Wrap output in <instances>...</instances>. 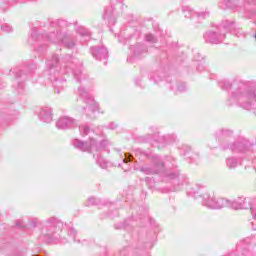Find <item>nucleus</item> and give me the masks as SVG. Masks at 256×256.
<instances>
[{
    "label": "nucleus",
    "instance_id": "412c9836",
    "mask_svg": "<svg viewBox=\"0 0 256 256\" xmlns=\"http://www.w3.org/2000/svg\"><path fill=\"white\" fill-rule=\"evenodd\" d=\"M226 207L233 209L234 211H241V200L240 197L229 200L226 198Z\"/></svg>",
    "mask_w": 256,
    "mask_h": 256
},
{
    "label": "nucleus",
    "instance_id": "c03bdc74",
    "mask_svg": "<svg viewBox=\"0 0 256 256\" xmlns=\"http://www.w3.org/2000/svg\"><path fill=\"white\" fill-rule=\"evenodd\" d=\"M141 81H142L141 78H136V79H135V85L141 87Z\"/></svg>",
    "mask_w": 256,
    "mask_h": 256
},
{
    "label": "nucleus",
    "instance_id": "f03ea898",
    "mask_svg": "<svg viewBox=\"0 0 256 256\" xmlns=\"http://www.w3.org/2000/svg\"><path fill=\"white\" fill-rule=\"evenodd\" d=\"M218 87L223 91H232L226 99L228 107H239L244 111H252L256 115V81H243L241 79L220 80Z\"/></svg>",
    "mask_w": 256,
    "mask_h": 256
},
{
    "label": "nucleus",
    "instance_id": "423d86ee",
    "mask_svg": "<svg viewBox=\"0 0 256 256\" xmlns=\"http://www.w3.org/2000/svg\"><path fill=\"white\" fill-rule=\"evenodd\" d=\"M142 143H158V147H165V145H171L177 141V136L175 134H168L166 136H159V132L155 131L152 134H147L140 138Z\"/></svg>",
    "mask_w": 256,
    "mask_h": 256
},
{
    "label": "nucleus",
    "instance_id": "37998d69",
    "mask_svg": "<svg viewBox=\"0 0 256 256\" xmlns=\"http://www.w3.org/2000/svg\"><path fill=\"white\" fill-rule=\"evenodd\" d=\"M145 181H146L148 187H153V184H151V183H153V179L152 178H146Z\"/></svg>",
    "mask_w": 256,
    "mask_h": 256
},
{
    "label": "nucleus",
    "instance_id": "c9c22d12",
    "mask_svg": "<svg viewBox=\"0 0 256 256\" xmlns=\"http://www.w3.org/2000/svg\"><path fill=\"white\" fill-rule=\"evenodd\" d=\"M133 156L131 154L128 153H124V158L122 159L123 163H129L131 161H133Z\"/></svg>",
    "mask_w": 256,
    "mask_h": 256
},
{
    "label": "nucleus",
    "instance_id": "473e14b6",
    "mask_svg": "<svg viewBox=\"0 0 256 256\" xmlns=\"http://www.w3.org/2000/svg\"><path fill=\"white\" fill-rule=\"evenodd\" d=\"M139 213H138V217L139 219H143V217H147V208L145 207H140L138 209Z\"/></svg>",
    "mask_w": 256,
    "mask_h": 256
},
{
    "label": "nucleus",
    "instance_id": "09e8293b",
    "mask_svg": "<svg viewBox=\"0 0 256 256\" xmlns=\"http://www.w3.org/2000/svg\"><path fill=\"white\" fill-rule=\"evenodd\" d=\"M249 241H250V239H246V240H245L246 243H249Z\"/></svg>",
    "mask_w": 256,
    "mask_h": 256
},
{
    "label": "nucleus",
    "instance_id": "dca6fc26",
    "mask_svg": "<svg viewBox=\"0 0 256 256\" xmlns=\"http://www.w3.org/2000/svg\"><path fill=\"white\" fill-rule=\"evenodd\" d=\"M38 119L43 123H51L53 121V110L50 107H41L36 110Z\"/></svg>",
    "mask_w": 256,
    "mask_h": 256
},
{
    "label": "nucleus",
    "instance_id": "f8f14e48",
    "mask_svg": "<svg viewBox=\"0 0 256 256\" xmlns=\"http://www.w3.org/2000/svg\"><path fill=\"white\" fill-rule=\"evenodd\" d=\"M73 147L75 149H78L79 151H82L84 153H93L94 154V145L95 141L93 140V136L90 137L89 141H82L80 139H74L72 141Z\"/></svg>",
    "mask_w": 256,
    "mask_h": 256
},
{
    "label": "nucleus",
    "instance_id": "79ce46f5",
    "mask_svg": "<svg viewBox=\"0 0 256 256\" xmlns=\"http://www.w3.org/2000/svg\"><path fill=\"white\" fill-rule=\"evenodd\" d=\"M37 223H39V219L33 218V219L31 220V225H32V227H37Z\"/></svg>",
    "mask_w": 256,
    "mask_h": 256
},
{
    "label": "nucleus",
    "instance_id": "cd10ccee",
    "mask_svg": "<svg viewBox=\"0 0 256 256\" xmlns=\"http://www.w3.org/2000/svg\"><path fill=\"white\" fill-rule=\"evenodd\" d=\"M79 133L81 137H87V135H91V133H95V131L91 130L88 124H81L79 126Z\"/></svg>",
    "mask_w": 256,
    "mask_h": 256
},
{
    "label": "nucleus",
    "instance_id": "7c9ffc66",
    "mask_svg": "<svg viewBox=\"0 0 256 256\" xmlns=\"http://www.w3.org/2000/svg\"><path fill=\"white\" fill-rule=\"evenodd\" d=\"M68 235L70 237H73V241L74 243L77 242V243H81V240H77V231L73 228H70L69 232H68Z\"/></svg>",
    "mask_w": 256,
    "mask_h": 256
},
{
    "label": "nucleus",
    "instance_id": "9b49d317",
    "mask_svg": "<svg viewBox=\"0 0 256 256\" xmlns=\"http://www.w3.org/2000/svg\"><path fill=\"white\" fill-rule=\"evenodd\" d=\"M243 210H250L251 215L256 222V196L254 197H245L240 196V211ZM255 222H252V229L253 231H256V225Z\"/></svg>",
    "mask_w": 256,
    "mask_h": 256
},
{
    "label": "nucleus",
    "instance_id": "49530a36",
    "mask_svg": "<svg viewBox=\"0 0 256 256\" xmlns=\"http://www.w3.org/2000/svg\"><path fill=\"white\" fill-rule=\"evenodd\" d=\"M168 89H171V90H173V86H171V85H168Z\"/></svg>",
    "mask_w": 256,
    "mask_h": 256
},
{
    "label": "nucleus",
    "instance_id": "a878e982",
    "mask_svg": "<svg viewBox=\"0 0 256 256\" xmlns=\"http://www.w3.org/2000/svg\"><path fill=\"white\" fill-rule=\"evenodd\" d=\"M150 81H153L156 85L163 81V71L151 72L149 75Z\"/></svg>",
    "mask_w": 256,
    "mask_h": 256
},
{
    "label": "nucleus",
    "instance_id": "aec40b11",
    "mask_svg": "<svg viewBox=\"0 0 256 256\" xmlns=\"http://www.w3.org/2000/svg\"><path fill=\"white\" fill-rule=\"evenodd\" d=\"M180 155L185 157V159H189L191 162L197 161V159H199V153L191 150L188 145H182L180 148Z\"/></svg>",
    "mask_w": 256,
    "mask_h": 256
},
{
    "label": "nucleus",
    "instance_id": "4468645a",
    "mask_svg": "<svg viewBox=\"0 0 256 256\" xmlns=\"http://www.w3.org/2000/svg\"><path fill=\"white\" fill-rule=\"evenodd\" d=\"M223 39H225V32L210 30L204 34L205 43H209L210 45H219V43H223Z\"/></svg>",
    "mask_w": 256,
    "mask_h": 256
},
{
    "label": "nucleus",
    "instance_id": "2f4dec72",
    "mask_svg": "<svg viewBox=\"0 0 256 256\" xmlns=\"http://www.w3.org/2000/svg\"><path fill=\"white\" fill-rule=\"evenodd\" d=\"M0 29L4 31V33H12L13 27L9 24H2Z\"/></svg>",
    "mask_w": 256,
    "mask_h": 256
},
{
    "label": "nucleus",
    "instance_id": "4c0bfd02",
    "mask_svg": "<svg viewBox=\"0 0 256 256\" xmlns=\"http://www.w3.org/2000/svg\"><path fill=\"white\" fill-rule=\"evenodd\" d=\"M118 125L115 122H110L107 126L106 129H111L112 131L117 129Z\"/></svg>",
    "mask_w": 256,
    "mask_h": 256
},
{
    "label": "nucleus",
    "instance_id": "3c124183",
    "mask_svg": "<svg viewBox=\"0 0 256 256\" xmlns=\"http://www.w3.org/2000/svg\"><path fill=\"white\" fill-rule=\"evenodd\" d=\"M104 65H107V62H104Z\"/></svg>",
    "mask_w": 256,
    "mask_h": 256
},
{
    "label": "nucleus",
    "instance_id": "a211bd4d",
    "mask_svg": "<svg viewBox=\"0 0 256 256\" xmlns=\"http://www.w3.org/2000/svg\"><path fill=\"white\" fill-rule=\"evenodd\" d=\"M91 53L94 59H96L97 61H104L105 59H107V57H109V51L107 50V48H105V46H93L91 48Z\"/></svg>",
    "mask_w": 256,
    "mask_h": 256
},
{
    "label": "nucleus",
    "instance_id": "393cba45",
    "mask_svg": "<svg viewBox=\"0 0 256 256\" xmlns=\"http://www.w3.org/2000/svg\"><path fill=\"white\" fill-rule=\"evenodd\" d=\"M130 51H133L134 57H141L143 53H147V47L141 44H137L136 46H131Z\"/></svg>",
    "mask_w": 256,
    "mask_h": 256
},
{
    "label": "nucleus",
    "instance_id": "f257e3e1",
    "mask_svg": "<svg viewBox=\"0 0 256 256\" xmlns=\"http://www.w3.org/2000/svg\"><path fill=\"white\" fill-rule=\"evenodd\" d=\"M134 155L139 159H149V163L140 165L137 171L144 175H160L162 183H167L168 186L162 189V193H173L181 191L183 185H186L187 179L177 170H165V165L177 167V160L173 156H161L157 154L147 153L140 148L134 150Z\"/></svg>",
    "mask_w": 256,
    "mask_h": 256
},
{
    "label": "nucleus",
    "instance_id": "ddd939ff",
    "mask_svg": "<svg viewBox=\"0 0 256 256\" xmlns=\"http://www.w3.org/2000/svg\"><path fill=\"white\" fill-rule=\"evenodd\" d=\"M207 187L203 184H192L187 188V195L194 197V199H205V193H208Z\"/></svg>",
    "mask_w": 256,
    "mask_h": 256
},
{
    "label": "nucleus",
    "instance_id": "72a5a7b5",
    "mask_svg": "<svg viewBox=\"0 0 256 256\" xmlns=\"http://www.w3.org/2000/svg\"><path fill=\"white\" fill-rule=\"evenodd\" d=\"M87 205H88V207L91 205H99V199H97L95 197H90L87 201Z\"/></svg>",
    "mask_w": 256,
    "mask_h": 256
},
{
    "label": "nucleus",
    "instance_id": "e433bc0d",
    "mask_svg": "<svg viewBox=\"0 0 256 256\" xmlns=\"http://www.w3.org/2000/svg\"><path fill=\"white\" fill-rule=\"evenodd\" d=\"M15 226L18 229H25V224H23V220H16Z\"/></svg>",
    "mask_w": 256,
    "mask_h": 256
},
{
    "label": "nucleus",
    "instance_id": "4be33fe9",
    "mask_svg": "<svg viewBox=\"0 0 256 256\" xmlns=\"http://www.w3.org/2000/svg\"><path fill=\"white\" fill-rule=\"evenodd\" d=\"M75 31L78 35H80V37H82V39H84V41H89V39H91V31H89V29L86 27L76 26Z\"/></svg>",
    "mask_w": 256,
    "mask_h": 256
},
{
    "label": "nucleus",
    "instance_id": "b1692460",
    "mask_svg": "<svg viewBox=\"0 0 256 256\" xmlns=\"http://www.w3.org/2000/svg\"><path fill=\"white\" fill-rule=\"evenodd\" d=\"M15 77L16 78L14 83H17L18 93H21V91H23V88L25 87V84H23V82H20L19 79H27V74H23V71H20L16 72Z\"/></svg>",
    "mask_w": 256,
    "mask_h": 256
},
{
    "label": "nucleus",
    "instance_id": "7ed1b4c3",
    "mask_svg": "<svg viewBox=\"0 0 256 256\" xmlns=\"http://www.w3.org/2000/svg\"><path fill=\"white\" fill-rule=\"evenodd\" d=\"M67 27H69V22L65 20H54L50 24L48 34H39L37 30H32L29 43L35 41L34 50L36 53H45L47 51V44H43V41H47L53 45H62L66 49H75L77 46V36L67 30Z\"/></svg>",
    "mask_w": 256,
    "mask_h": 256
},
{
    "label": "nucleus",
    "instance_id": "5701e85b",
    "mask_svg": "<svg viewBox=\"0 0 256 256\" xmlns=\"http://www.w3.org/2000/svg\"><path fill=\"white\" fill-rule=\"evenodd\" d=\"M241 163V158H236L235 156H231L226 159V167H228V169H237Z\"/></svg>",
    "mask_w": 256,
    "mask_h": 256
},
{
    "label": "nucleus",
    "instance_id": "6e6552de",
    "mask_svg": "<svg viewBox=\"0 0 256 256\" xmlns=\"http://www.w3.org/2000/svg\"><path fill=\"white\" fill-rule=\"evenodd\" d=\"M202 205L213 210L224 209V207H227V198L216 197L215 193L208 191L204 194Z\"/></svg>",
    "mask_w": 256,
    "mask_h": 256
},
{
    "label": "nucleus",
    "instance_id": "ea45409f",
    "mask_svg": "<svg viewBox=\"0 0 256 256\" xmlns=\"http://www.w3.org/2000/svg\"><path fill=\"white\" fill-rule=\"evenodd\" d=\"M223 27L225 31H231L233 29V22H229V24H225Z\"/></svg>",
    "mask_w": 256,
    "mask_h": 256
},
{
    "label": "nucleus",
    "instance_id": "a19ab883",
    "mask_svg": "<svg viewBox=\"0 0 256 256\" xmlns=\"http://www.w3.org/2000/svg\"><path fill=\"white\" fill-rule=\"evenodd\" d=\"M9 5H13V3H23V0H5Z\"/></svg>",
    "mask_w": 256,
    "mask_h": 256
},
{
    "label": "nucleus",
    "instance_id": "39448f33",
    "mask_svg": "<svg viewBox=\"0 0 256 256\" xmlns=\"http://www.w3.org/2000/svg\"><path fill=\"white\" fill-rule=\"evenodd\" d=\"M216 141L220 145L222 151H233L234 153H244V155H251L253 149H256L255 144L249 142V140H239L231 142L233 139V130L222 128L215 133Z\"/></svg>",
    "mask_w": 256,
    "mask_h": 256
},
{
    "label": "nucleus",
    "instance_id": "f3484780",
    "mask_svg": "<svg viewBox=\"0 0 256 256\" xmlns=\"http://www.w3.org/2000/svg\"><path fill=\"white\" fill-rule=\"evenodd\" d=\"M182 13L186 19H193L195 17H197L198 19H206V17L209 15V12L197 13L193 11V8H191L190 6H183Z\"/></svg>",
    "mask_w": 256,
    "mask_h": 256
},
{
    "label": "nucleus",
    "instance_id": "58836bf2",
    "mask_svg": "<svg viewBox=\"0 0 256 256\" xmlns=\"http://www.w3.org/2000/svg\"><path fill=\"white\" fill-rule=\"evenodd\" d=\"M205 69V65L203 61H199L197 63V71H203Z\"/></svg>",
    "mask_w": 256,
    "mask_h": 256
},
{
    "label": "nucleus",
    "instance_id": "0eeeda50",
    "mask_svg": "<svg viewBox=\"0 0 256 256\" xmlns=\"http://www.w3.org/2000/svg\"><path fill=\"white\" fill-rule=\"evenodd\" d=\"M40 239L46 241V243H55V239H57V219L49 218L45 221Z\"/></svg>",
    "mask_w": 256,
    "mask_h": 256
},
{
    "label": "nucleus",
    "instance_id": "2eb2a0df",
    "mask_svg": "<svg viewBox=\"0 0 256 256\" xmlns=\"http://www.w3.org/2000/svg\"><path fill=\"white\" fill-rule=\"evenodd\" d=\"M56 127L57 129H61L62 131H65L67 129H73V127H77V120L69 116H61L56 121Z\"/></svg>",
    "mask_w": 256,
    "mask_h": 256
},
{
    "label": "nucleus",
    "instance_id": "6ab92c4d",
    "mask_svg": "<svg viewBox=\"0 0 256 256\" xmlns=\"http://www.w3.org/2000/svg\"><path fill=\"white\" fill-rule=\"evenodd\" d=\"M74 78L78 83H81L84 87H89L91 85V80H89V77L87 74L83 73L81 71V68H76L72 71Z\"/></svg>",
    "mask_w": 256,
    "mask_h": 256
},
{
    "label": "nucleus",
    "instance_id": "f704fd0d",
    "mask_svg": "<svg viewBox=\"0 0 256 256\" xmlns=\"http://www.w3.org/2000/svg\"><path fill=\"white\" fill-rule=\"evenodd\" d=\"M145 40L148 43H156L157 42V38H155V36H153V34H147L145 37Z\"/></svg>",
    "mask_w": 256,
    "mask_h": 256
},
{
    "label": "nucleus",
    "instance_id": "de8ad7c7",
    "mask_svg": "<svg viewBox=\"0 0 256 256\" xmlns=\"http://www.w3.org/2000/svg\"><path fill=\"white\" fill-rule=\"evenodd\" d=\"M117 7H121V2H119V3L117 4Z\"/></svg>",
    "mask_w": 256,
    "mask_h": 256
},
{
    "label": "nucleus",
    "instance_id": "603ef678",
    "mask_svg": "<svg viewBox=\"0 0 256 256\" xmlns=\"http://www.w3.org/2000/svg\"><path fill=\"white\" fill-rule=\"evenodd\" d=\"M254 2V0H251V3H253Z\"/></svg>",
    "mask_w": 256,
    "mask_h": 256
},
{
    "label": "nucleus",
    "instance_id": "c756f323",
    "mask_svg": "<svg viewBox=\"0 0 256 256\" xmlns=\"http://www.w3.org/2000/svg\"><path fill=\"white\" fill-rule=\"evenodd\" d=\"M185 91H187V85L185 83H181L176 86L174 93L177 95V93H185Z\"/></svg>",
    "mask_w": 256,
    "mask_h": 256
},
{
    "label": "nucleus",
    "instance_id": "c85d7f7f",
    "mask_svg": "<svg viewBox=\"0 0 256 256\" xmlns=\"http://www.w3.org/2000/svg\"><path fill=\"white\" fill-rule=\"evenodd\" d=\"M113 11H115V6H111L105 9L103 14V19L105 21H108V23L111 24L112 17H113Z\"/></svg>",
    "mask_w": 256,
    "mask_h": 256
},
{
    "label": "nucleus",
    "instance_id": "1a4fd4ad",
    "mask_svg": "<svg viewBox=\"0 0 256 256\" xmlns=\"http://www.w3.org/2000/svg\"><path fill=\"white\" fill-rule=\"evenodd\" d=\"M78 95L87 105V108H84V110L87 111L86 115H89V111H91V113H96V111H99V103L95 101L93 95L89 93L87 88L83 86L78 87Z\"/></svg>",
    "mask_w": 256,
    "mask_h": 256
},
{
    "label": "nucleus",
    "instance_id": "bb28decb",
    "mask_svg": "<svg viewBox=\"0 0 256 256\" xmlns=\"http://www.w3.org/2000/svg\"><path fill=\"white\" fill-rule=\"evenodd\" d=\"M219 9H223L224 11L226 9H234L235 8V2L233 0H220L218 3Z\"/></svg>",
    "mask_w": 256,
    "mask_h": 256
},
{
    "label": "nucleus",
    "instance_id": "8fccbe9b",
    "mask_svg": "<svg viewBox=\"0 0 256 256\" xmlns=\"http://www.w3.org/2000/svg\"><path fill=\"white\" fill-rule=\"evenodd\" d=\"M128 61H130V62H131V61H133V60H131V59H128Z\"/></svg>",
    "mask_w": 256,
    "mask_h": 256
},
{
    "label": "nucleus",
    "instance_id": "864d4df0",
    "mask_svg": "<svg viewBox=\"0 0 256 256\" xmlns=\"http://www.w3.org/2000/svg\"><path fill=\"white\" fill-rule=\"evenodd\" d=\"M80 66H81V64H80ZM78 69H81V67H78Z\"/></svg>",
    "mask_w": 256,
    "mask_h": 256
},
{
    "label": "nucleus",
    "instance_id": "a18cd8bd",
    "mask_svg": "<svg viewBox=\"0 0 256 256\" xmlns=\"http://www.w3.org/2000/svg\"><path fill=\"white\" fill-rule=\"evenodd\" d=\"M169 81H170V83H171V77L168 76V77L166 78V83H169Z\"/></svg>",
    "mask_w": 256,
    "mask_h": 256
},
{
    "label": "nucleus",
    "instance_id": "20e7f679",
    "mask_svg": "<svg viewBox=\"0 0 256 256\" xmlns=\"http://www.w3.org/2000/svg\"><path fill=\"white\" fill-rule=\"evenodd\" d=\"M64 61L62 68H59V56L57 55H53L51 59L46 61V67L48 68L46 73L49 75V79L58 95L65 89V83H67V80L63 77V75L69 73L67 67L73 66V63H75L77 59L71 56H66Z\"/></svg>",
    "mask_w": 256,
    "mask_h": 256
},
{
    "label": "nucleus",
    "instance_id": "9d476101",
    "mask_svg": "<svg viewBox=\"0 0 256 256\" xmlns=\"http://www.w3.org/2000/svg\"><path fill=\"white\" fill-rule=\"evenodd\" d=\"M93 141H94L93 157H94V159H96V163H97V165H99V167H101V169H107L109 162H107V160H105V158H103L101 156V151H103V149H105L107 147V145H109V140L104 139L98 144L97 140L93 137Z\"/></svg>",
    "mask_w": 256,
    "mask_h": 256
}]
</instances>
